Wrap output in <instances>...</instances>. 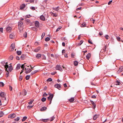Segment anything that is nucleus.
Listing matches in <instances>:
<instances>
[{
    "instance_id": "473e14b6",
    "label": "nucleus",
    "mask_w": 123,
    "mask_h": 123,
    "mask_svg": "<svg viewBox=\"0 0 123 123\" xmlns=\"http://www.w3.org/2000/svg\"><path fill=\"white\" fill-rule=\"evenodd\" d=\"M21 67V65L20 64H18L16 67L17 69H18L20 68Z\"/></svg>"
},
{
    "instance_id": "8fccbe9b",
    "label": "nucleus",
    "mask_w": 123,
    "mask_h": 123,
    "mask_svg": "<svg viewBox=\"0 0 123 123\" xmlns=\"http://www.w3.org/2000/svg\"><path fill=\"white\" fill-rule=\"evenodd\" d=\"M33 101H34V100H31L30 102H28V103L29 104V105L33 103Z\"/></svg>"
},
{
    "instance_id": "774afa93",
    "label": "nucleus",
    "mask_w": 123,
    "mask_h": 123,
    "mask_svg": "<svg viewBox=\"0 0 123 123\" xmlns=\"http://www.w3.org/2000/svg\"><path fill=\"white\" fill-rule=\"evenodd\" d=\"M112 2V0L110 1L108 3V5H110V4H111V3Z\"/></svg>"
},
{
    "instance_id": "bf43d9fd",
    "label": "nucleus",
    "mask_w": 123,
    "mask_h": 123,
    "mask_svg": "<svg viewBox=\"0 0 123 123\" xmlns=\"http://www.w3.org/2000/svg\"><path fill=\"white\" fill-rule=\"evenodd\" d=\"M3 115V113L1 112L0 113V117H2Z\"/></svg>"
},
{
    "instance_id": "f3484780",
    "label": "nucleus",
    "mask_w": 123,
    "mask_h": 123,
    "mask_svg": "<svg viewBox=\"0 0 123 123\" xmlns=\"http://www.w3.org/2000/svg\"><path fill=\"white\" fill-rule=\"evenodd\" d=\"M40 19L41 20L44 21L45 20V18L44 17L43 15L40 16Z\"/></svg>"
},
{
    "instance_id": "e433bc0d",
    "label": "nucleus",
    "mask_w": 123,
    "mask_h": 123,
    "mask_svg": "<svg viewBox=\"0 0 123 123\" xmlns=\"http://www.w3.org/2000/svg\"><path fill=\"white\" fill-rule=\"evenodd\" d=\"M123 70V66H122L120 67L119 71L120 72H122Z\"/></svg>"
},
{
    "instance_id": "cd10ccee",
    "label": "nucleus",
    "mask_w": 123,
    "mask_h": 123,
    "mask_svg": "<svg viewBox=\"0 0 123 123\" xmlns=\"http://www.w3.org/2000/svg\"><path fill=\"white\" fill-rule=\"evenodd\" d=\"M23 24V22H20L18 23V26H22Z\"/></svg>"
},
{
    "instance_id": "5fc2aeb1",
    "label": "nucleus",
    "mask_w": 123,
    "mask_h": 123,
    "mask_svg": "<svg viewBox=\"0 0 123 123\" xmlns=\"http://www.w3.org/2000/svg\"><path fill=\"white\" fill-rule=\"evenodd\" d=\"M24 36L25 37V38L27 37V33L26 32H25L24 34Z\"/></svg>"
},
{
    "instance_id": "338daca9",
    "label": "nucleus",
    "mask_w": 123,
    "mask_h": 123,
    "mask_svg": "<svg viewBox=\"0 0 123 123\" xmlns=\"http://www.w3.org/2000/svg\"><path fill=\"white\" fill-rule=\"evenodd\" d=\"M32 107V106L31 105H29L27 107L28 108L30 109Z\"/></svg>"
},
{
    "instance_id": "5701e85b",
    "label": "nucleus",
    "mask_w": 123,
    "mask_h": 123,
    "mask_svg": "<svg viewBox=\"0 0 123 123\" xmlns=\"http://www.w3.org/2000/svg\"><path fill=\"white\" fill-rule=\"evenodd\" d=\"M18 28L20 32H21L22 31L23 29L22 26H18Z\"/></svg>"
},
{
    "instance_id": "de8ad7c7",
    "label": "nucleus",
    "mask_w": 123,
    "mask_h": 123,
    "mask_svg": "<svg viewBox=\"0 0 123 123\" xmlns=\"http://www.w3.org/2000/svg\"><path fill=\"white\" fill-rule=\"evenodd\" d=\"M62 27L61 26H60L59 27V28H57L56 30V32H57L59 31L60 29L62 28Z\"/></svg>"
},
{
    "instance_id": "4c0bfd02",
    "label": "nucleus",
    "mask_w": 123,
    "mask_h": 123,
    "mask_svg": "<svg viewBox=\"0 0 123 123\" xmlns=\"http://www.w3.org/2000/svg\"><path fill=\"white\" fill-rule=\"evenodd\" d=\"M83 41L82 40H81L80 41V43L78 44V46H80L83 43Z\"/></svg>"
},
{
    "instance_id": "0e129e2a",
    "label": "nucleus",
    "mask_w": 123,
    "mask_h": 123,
    "mask_svg": "<svg viewBox=\"0 0 123 123\" xmlns=\"http://www.w3.org/2000/svg\"><path fill=\"white\" fill-rule=\"evenodd\" d=\"M47 95V94L45 92L44 93L43 96L46 97Z\"/></svg>"
},
{
    "instance_id": "2f4dec72",
    "label": "nucleus",
    "mask_w": 123,
    "mask_h": 123,
    "mask_svg": "<svg viewBox=\"0 0 123 123\" xmlns=\"http://www.w3.org/2000/svg\"><path fill=\"white\" fill-rule=\"evenodd\" d=\"M106 48V46H104V47H103V49L101 50L102 51V50H103V51L102 52H105V51Z\"/></svg>"
},
{
    "instance_id": "20e7f679",
    "label": "nucleus",
    "mask_w": 123,
    "mask_h": 123,
    "mask_svg": "<svg viewBox=\"0 0 123 123\" xmlns=\"http://www.w3.org/2000/svg\"><path fill=\"white\" fill-rule=\"evenodd\" d=\"M54 86L55 87L57 88L59 90H60L61 89V86L60 85L57 84L55 85Z\"/></svg>"
},
{
    "instance_id": "f704fd0d",
    "label": "nucleus",
    "mask_w": 123,
    "mask_h": 123,
    "mask_svg": "<svg viewBox=\"0 0 123 123\" xmlns=\"http://www.w3.org/2000/svg\"><path fill=\"white\" fill-rule=\"evenodd\" d=\"M27 118V117L26 116H24L23 117V119H22V121L23 122Z\"/></svg>"
},
{
    "instance_id": "a18cd8bd",
    "label": "nucleus",
    "mask_w": 123,
    "mask_h": 123,
    "mask_svg": "<svg viewBox=\"0 0 123 123\" xmlns=\"http://www.w3.org/2000/svg\"><path fill=\"white\" fill-rule=\"evenodd\" d=\"M20 118L19 117H17L15 119V120L16 121H18L19 120Z\"/></svg>"
},
{
    "instance_id": "0eeeda50",
    "label": "nucleus",
    "mask_w": 123,
    "mask_h": 123,
    "mask_svg": "<svg viewBox=\"0 0 123 123\" xmlns=\"http://www.w3.org/2000/svg\"><path fill=\"white\" fill-rule=\"evenodd\" d=\"M6 95V93L4 92H2L0 93V96L2 98H5Z\"/></svg>"
},
{
    "instance_id": "c03bdc74",
    "label": "nucleus",
    "mask_w": 123,
    "mask_h": 123,
    "mask_svg": "<svg viewBox=\"0 0 123 123\" xmlns=\"http://www.w3.org/2000/svg\"><path fill=\"white\" fill-rule=\"evenodd\" d=\"M1 64L4 66L6 64V62L5 61H2L1 62Z\"/></svg>"
},
{
    "instance_id": "79ce46f5",
    "label": "nucleus",
    "mask_w": 123,
    "mask_h": 123,
    "mask_svg": "<svg viewBox=\"0 0 123 123\" xmlns=\"http://www.w3.org/2000/svg\"><path fill=\"white\" fill-rule=\"evenodd\" d=\"M50 38H49V37H46L45 39V41H48L50 40Z\"/></svg>"
},
{
    "instance_id": "412c9836",
    "label": "nucleus",
    "mask_w": 123,
    "mask_h": 123,
    "mask_svg": "<svg viewBox=\"0 0 123 123\" xmlns=\"http://www.w3.org/2000/svg\"><path fill=\"white\" fill-rule=\"evenodd\" d=\"M38 70H36L32 71L31 74V75H33L36 73L37 72H38Z\"/></svg>"
},
{
    "instance_id": "ea45409f",
    "label": "nucleus",
    "mask_w": 123,
    "mask_h": 123,
    "mask_svg": "<svg viewBox=\"0 0 123 123\" xmlns=\"http://www.w3.org/2000/svg\"><path fill=\"white\" fill-rule=\"evenodd\" d=\"M46 98L44 97H43L42 98L41 100L42 102H44L46 101Z\"/></svg>"
},
{
    "instance_id": "423d86ee",
    "label": "nucleus",
    "mask_w": 123,
    "mask_h": 123,
    "mask_svg": "<svg viewBox=\"0 0 123 123\" xmlns=\"http://www.w3.org/2000/svg\"><path fill=\"white\" fill-rule=\"evenodd\" d=\"M35 26L37 28H38L39 26V22L37 21H36L35 22Z\"/></svg>"
},
{
    "instance_id": "393cba45",
    "label": "nucleus",
    "mask_w": 123,
    "mask_h": 123,
    "mask_svg": "<svg viewBox=\"0 0 123 123\" xmlns=\"http://www.w3.org/2000/svg\"><path fill=\"white\" fill-rule=\"evenodd\" d=\"M49 120V119H42L41 121L44 122H46L48 121Z\"/></svg>"
},
{
    "instance_id": "58836bf2",
    "label": "nucleus",
    "mask_w": 123,
    "mask_h": 123,
    "mask_svg": "<svg viewBox=\"0 0 123 123\" xmlns=\"http://www.w3.org/2000/svg\"><path fill=\"white\" fill-rule=\"evenodd\" d=\"M4 84L3 82H0V86L1 87H3L4 86Z\"/></svg>"
},
{
    "instance_id": "f8f14e48",
    "label": "nucleus",
    "mask_w": 123,
    "mask_h": 123,
    "mask_svg": "<svg viewBox=\"0 0 123 123\" xmlns=\"http://www.w3.org/2000/svg\"><path fill=\"white\" fill-rule=\"evenodd\" d=\"M26 55L24 54H22L20 58L21 60H23L25 59Z\"/></svg>"
},
{
    "instance_id": "2eb2a0df",
    "label": "nucleus",
    "mask_w": 123,
    "mask_h": 123,
    "mask_svg": "<svg viewBox=\"0 0 123 123\" xmlns=\"http://www.w3.org/2000/svg\"><path fill=\"white\" fill-rule=\"evenodd\" d=\"M8 68V71L10 72H11L13 69V68L11 65H10L9 66Z\"/></svg>"
},
{
    "instance_id": "b1692460",
    "label": "nucleus",
    "mask_w": 123,
    "mask_h": 123,
    "mask_svg": "<svg viewBox=\"0 0 123 123\" xmlns=\"http://www.w3.org/2000/svg\"><path fill=\"white\" fill-rule=\"evenodd\" d=\"M81 27H84L86 26V24L85 23L83 22L82 23V24L80 25Z\"/></svg>"
},
{
    "instance_id": "a19ab883",
    "label": "nucleus",
    "mask_w": 123,
    "mask_h": 123,
    "mask_svg": "<svg viewBox=\"0 0 123 123\" xmlns=\"http://www.w3.org/2000/svg\"><path fill=\"white\" fill-rule=\"evenodd\" d=\"M30 77V75H27L25 77V79L26 80H28Z\"/></svg>"
},
{
    "instance_id": "6e6552de",
    "label": "nucleus",
    "mask_w": 123,
    "mask_h": 123,
    "mask_svg": "<svg viewBox=\"0 0 123 123\" xmlns=\"http://www.w3.org/2000/svg\"><path fill=\"white\" fill-rule=\"evenodd\" d=\"M25 70H26L25 72L26 74H27L30 72L32 71L31 70L30 68H25Z\"/></svg>"
},
{
    "instance_id": "39448f33",
    "label": "nucleus",
    "mask_w": 123,
    "mask_h": 123,
    "mask_svg": "<svg viewBox=\"0 0 123 123\" xmlns=\"http://www.w3.org/2000/svg\"><path fill=\"white\" fill-rule=\"evenodd\" d=\"M61 9V8H60L59 6H58L57 7H53L52 8V9L53 10L57 12H58L59 10V9Z\"/></svg>"
},
{
    "instance_id": "dca6fc26",
    "label": "nucleus",
    "mask_w": 123,
    "mask_h": 123,
    "mask_svg": "<svg viewBox=\"0 0 123 123\" xmlns=\"http://www.w3.org/2000/svg\"><path fill=\"white\" fill-rule=\"evenodd\" d=\"M10 117L11 118H14L16 116V114L14 113H13L12 114H11L9 115Z\"/></svg>"
},
{
    "instance_id": "f257e3e1",
    "label": "nucleus",
    "mask_w": 123,
    "mask_h": 123,
    "mask_svg": "<svg viewBox=\"0 0 123 123\" xmlns=\"http://www.w3.org/2000/svg\"><path fill=\"white\" fill-rule=\"evenodd\" d=\"M56 68L57 70H58L61 71H62L63 70L62 69V68L59 65H57L56 66Z\"/></svg>"
},
{
    "instance_id": "9d476101",
    "label": "nucleus",
    "mask_w": 123,
    "mask_h": 123,
    "mask_svg": "<svg viewBox=\"0 0 123 123\" xmlns=\"http://www.w3.org/2000/svg\"><path fill=\"white\" fill-rule=\"evenodd\" d=\"M12 29L11 27L10 26H8L6 28V30L7 32H10Z\"/></svg>"
},
{
    "instance_id": "a211bd4d",
    "label": "nucleus",
    "mask_w": 123,
    "mask_h": 123,
    "mask_svg": "<svg viewBox=\"0 0 123 123\" xmlns=\"http://www.w3.org/2000/svg\"><path fill=\"white\" fill-rule=\"evenodd\" d=\"M41 48L40 47H37L34 50V51L36 52L38 51Z\"/></svg>"
},
{
    "instance_id": "9b49d317",
    "label": "nucleus",
    "mask_w": 123,
    "mask_h": 123,
    "mask_svg": "<svg viewBox=\"0 0 123 123\" xmlns=\"http://www.w3.org/2000/svg\"><path fill=\"white\" fill-rule=\"evenodd\" d=\"M90 102L92 104V105H93V109H95L96 107V104L93 101L91 100Z\"/></svg>"
},
{
    "instance_id": "7ed1b4c3",
    "label": "nucleus",
    "mask_w": 123,
    "mask_h": 123,
    "mask_svg": "<svg viewBox=\"0 0 123 123\" xmlns=\"http://www.w3.org/2000/svg\"><path fill=\"white\" fill-rule=\"evenodd\" d=\"M15 47V44L14 43H12L11 44L10 47V50L11 51H13L14 49V48Z\"/></svg>"
},
{
    "instance_id": "c756f323",
    "label": "nucleus",
    "mask_w": 123,
    "mask_h": 123,
    "mask_svg": "<svg viewBox=\"0 0 123 123\" xmlns=\"http://www.w3.org/2000/svg\"><path fill=\"white\" fill-rule=\"evenodd\" d=\"M74 98H72L69 100V101L71 102H72L74 101Z\"/></svg>"
},
{
    "instance_id": "ddd939ff",
    "label": "nucleus",
    "mask_w": 123,
    "mask_h": 123,
    "mask_svg": "<svg viewBox=\"0 0 123 123\" xmlns=\"http://www.w3.org/2000/svg\"><path fill=\"white\" fill-rule=\"evenodd\" d=\"M25 5L24 4H23L21 5L20 6V9H23L25 7Z\"/></svg>"
},
{
    "instance_id": "bb28decb",
    "label": "nucleus",
    "mask_w": 123,
    "mask_h": 123,
    "mask_svg": "<svg viewBox=\"0 0 123 123\" xmlns=\"http://www.w3.org/2000/svg\"><path fill=\"white\" fill-rule=\"evenodd\" d=\"M98 115H95L93 117V119L94 120H96V119L98 117Z\"/></svg>"
},
{
    "instance_id": "13d9d810",
    "label": "nucleus",
    "mask_w": 123,
    "mask_h": 123,
    "mask_svg": "<svg viewBox=\"0 0 123 123\" xmlns=\"http://www.w3.org/2000/svg\"><path fill=\"white\" fill-rule=\"evenodd\" d=\"M30 8L32 10H35V8L33 6L31 7H30Z\"/></svg>"
},
{
    "instance_id": "4468645a",
    "label": "nucleus",
    "mask_w": 123,
    "mask_h": 123,
    "mask_svg": "<svg viewBox=\"0 0 123 123\" xmlns=\"http://www.w3.org/2000/svg\"><path fill=\"white\" fill-rule=\"evenodd\" d=\"M47 109V108L46 107H43L41 108L40 109V111H45Z\"/></svg>"
},
{
    "instance_id": "c9c22d12",
    "label": "nucleus",
    "mask_w": 123,
    "mask_h": 123,
    "mask_svg": "<svg viewBox=\"0 0 123 123\" xmlns=\"http://www.w3.org/2000/svg\"><path fill=\"white\" fill-rule=\"evenodd\" d=\"M54 118L55 117L54 116H53L49 119V120L50 121H52L53 120Z\"/></svg>"
},
{
    "instance_id": "a878e982",
    "label": "nucleus",
    "mask_w": 123,
    "mask_h": 123,
    "mask_svg": "<svg viewBox=\"0 0 123 123\" xmlns=\"http://www.w3.org/2000/svg\"><path fill=\"white\" fill-rule=\"evenodd\" d=\"M4 66L5 67V68H6V71L7 72H8V71L7 70V68H8L9 67L8 65L7 64H5V65Z\"/></svg>"
},
{
    "instance_id": "4d7b16f0",
    "label": "nucleus",
    "mask_w": 123,
    "mask_h": 123,
    "mask_svg": "<svg viewBox=\"0 0 123 123\" xmlns=\"http://www.w3.org/2000/svg\"><path fill=\"white\" fill-rule=\"evenodd\" d=\"M42 57L43 58V59L44 60H45L46 59L45 56L43 55H42Z\"/></svg>"
},
{
    "instance_id": "09e8293b",
    "label": "nucleus",
    "mask_w": 123,
    "mask_h": 123,
    "mask_svg": "<svg viewBox=\"0 0 123 123\" xmlns=\"http://www.w3.org/2000/svg\"><path fill=\"white\" fill-rule=\"evenodd\" d=\"M45 33L43 32L42 33V34L41 36V38H42L41 39H42L43 38V37L45 36Z\"/></svg>"
},
{
    "instance_id": "6ab92c4d",
    "label": "nucleus",
    "mask_w": 123,
    "mask_h": 123,
    "mask_svg": "<svg viewBox=\"0 0 123 123\" xmlns=\"http://www.w3.org/2000/svg\"><path fill=\"white\" fill-rule=\"evenodd\" d=\"M91 54L89 53L86 56V58L87 59L89 60L91 57Z\"/></svg>"
},
{
    "instance_id": "052dcab7",
    "label": "nucleus",
    "mask_w": 123,
    "mask_h": 123,
    "mask_svg": "<svg viewBox=\"0 0 123 123\" xmlns=\"http://www.w3.org/2000/svg\"><path fill=\"white\" fill-rule=\"evenodd\" d=\"M88 42L92 44V43L90 39H89L88 40Z\"/></svg>"
},
{
    "instance_id": "603ef678",
    "label": "nucleus",
    "mask_w": 123,
    "mask_h": 123,
    "mask_svg": "<svg viewBox=\"0 0 123 123\" xmlns=\"http://www.w3.org/2000/svg\"><path fill=\"white\" fill-rule=\"evenodd\" d=\"M117 40L118 41H121L120 40L121 39L120 37H117Z\"/></svg>"
},
{
    "instance_id": "69168bd1",
    "label": "nucleus",
    "mask_w": 123,
    "mask_h": 123,
    "mask_svg": "<svg viewBox=\"0 0 123 123\" xmlns=\"http://www.w3.org/2000/svg\"><path fill=\"white\" fill-rule=\"evenodd\" d=\"M117 83L116 84V85H120V82L118 81H117Z\"/></svg>"
},
{
    "instance_id": "7c9ffc66",
    "label": "nucleus",
    "mask_w": 123,
    "mask_h": 123,
    "mask_svg": "<svg viewBox=\"0 0 123 123\" xmlns=\"http://www.w3.org/2000/svg\"><path fill=\"white\" fill-rule=\"evenodd\" d=\"M16 53L18 55H20L21 54L22 52L21 51H17L16 52Z\"/></svg>"
},
{
    "instance_id": "e2e57ef3",
    "label": "nucleus",
    "mask_w": 123,
    "mask_h": 123,
    "mask_svg": "<svg viewBox=\"0 0 123 123\" xmlns=\"http://www.w3.org/2000/svg\"><path fill=\"white\" fill-rule=\"evenodd\" d=\"M16 59L18 60H19L20 59V58L18 56H16Z\"/></svg>"
},
{
    "instance_id": "72a5a7b5",
    "label": "nucleus",
    "mask_w": 123,
    "mask_h": 123,
    "mask_svg": "<svg viewBox=\"0 0 123 123\" xmlns=\"http://www.w3.org/2000/svg\"><path fill=\"white\" fill-rule=\"evenodd\" d=\"M78 62L77 61H75L74 62V66H76L78 65Z\"/></svg>"
},
{
    "instance_id": "6e6d98bb",
    "label": "nucleus",
    "mask_w": 123,
    "mask_h": 123,
    "mask_svg": "<svg viewBox=\"0 0 123 123\" xmlns=\"http://www.w3.org/2000/svg\"><path fill=\"white\" fill-rule=\"evenodd\" d=\"M26 22L28 23H30L31 22L30 21L29 19H27L26 20Z\"/></svg>"
},
{
    "instance_id": "680f3d73",
    "label": "nucleus",
    "mask_w": 123,
    "mask_h": 123,
    "mask_svg": "<svg viewBox=\"0 0 123 123\" xmlns=\"http://www.w3.org/2000/svg\"><path fill=\"white\" fill-rule=\"evenodd\" d=\"M109 36L108 35H106L105 36V38L106 39H108Z\"/></svg>"
},
{
    "instance_id": "c85d7f7f",
    "label": "nucleus",
    "mask_w": 123,
    "mask_h": 123,
    "mask_svg": "<svg viewBox=\"0 0 123 123\" xmlns=\"http://www.w3.org/2000/svg\"><path fill=\"white\" fill-rule=\"evenodd\" d=\"M13 34H12L9 35V37L11 39L13 38L14 37V35H12Z\"/></svg>"
},
{
    "instance_id": "f03ea898",
    "label": "nucleus",
    "mask_w": 123,
    "mask_h": 123,
    "mask_svg": "<svg viewBox=\"0 0 123 123\" xmlns=\"http://www.w3.org/2000/svg\"><path fill=\"white\" fill-rule=\"evenodd\" d=\"M53 96V94H50L49 96L48 97L47 99L48 100H52Z\"/></svg>"
},
{
    "instance_id": "aec40b11",
    "label": "nucleus",
    "mask_w": 123,
    "mask_h": 123,
    "mask_svg": "<svg viewBox=\"0 0 123 123\" xmlns=\"http://www.w3.org/2000/svg\"><path fill=\"white\" fill-rule=\"evenodd\" d=\"M50 13L51 15L53 16L54 17H56L58 15L56 13H54L52 12H50Z\"/></svg>"
},
{
    "instance_id": "3c124183",
    "label": "nucleus",
    "mask_w": 123,
    "mask_h": 123,
    "mask_svg": "<svg viewBox=\"0 0 123 123\" xmlns=\"http://www.w3.org/2000/svg\"><path fill=\"white\" fill-rule=\"evenodd\" d=\"M47 81H52V79L51 78H49L47 80Z\"/></svg>"
},
{
    "instance_id": "37998d69",
    "label": "nucleus",
    "mask_w": 123,
    "mask_h": 123,
    "mask_svg": "<svg viewBox=\"0 0 123 123\" xmlns=\"http://www.w3.org/2000/svg\"><path fill=\"white\" fill-rule=\"evenodd\" d=\"M31 28L32 29V30H34L35 31H37V29L35 27H33Z\"/></svg>"
},
{
    "instance_id": "49530a36",
    "label": "nucleus",
    "mask_w": 123,
    "mask_h": 123,
    "mask_svg": "<svg viewBox=\"0 0 123 123\" xmlns=\"http://www.w3.org/2000/svg\"><path fill=\"white\" fill-rule=\"evenodd\" d=\"M13 57L12 55H11L10 56L9 58V60H12L13 59Z\"/></svg>"
},
{
    "instance_id": "1a4fd4ad",
    "label": "nucleus",
    "mask_w": 123,
    "mask_h": 123,
    "mask_svg": "<svg viewBox=\"0 0 123 123\" xmlns=\"http://www.w3.org/2000/svg\"><path fill=\"white\" fill-rule=\"evenodd\" d=\"M27 91L25 89H23L22 91V94L24 96L26 95L27 94Z\"/></svg>"
},
{
    "instance_id": "4be33fe9",
    "label": "nucleus",
    "mask_w": 123,
    "mask_h": 123,
    "mask_svg": "<svg viewBox=\"0 0 123 123\" xmlns=\"http://www.w3.org/2000/svg\"><path fill=\"white\" fill-rule=\"evenodd\" d=\"M41 55L40 54H37L36 55V57L37 59H40V58Z\"/></svg>"
},
{
    "instance_id": "864d4df0",
    "label": "nucleus",
    "mask_w": 123,
    "mask_h": 123,
    "mask_svg": "<svg viewBox=\"0 0 123 123\" xmlns=\"http://www.w3.org/2000/svg\"><path fill=\"white\" fill-rule=\"evenodd\" d=\"M21 68L23 69V70L25 67L24 64H23L21 66Z\"/></svg>"
}]
</instances>
